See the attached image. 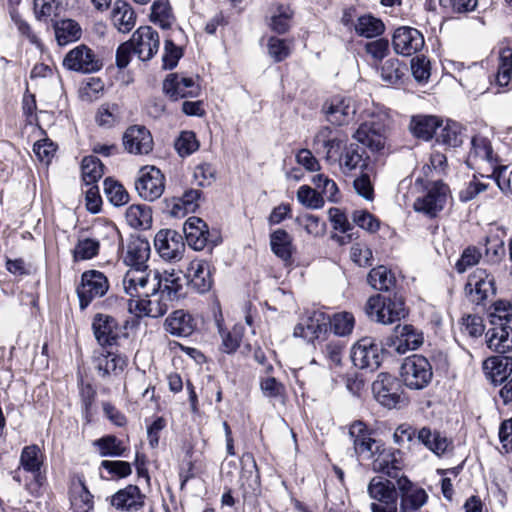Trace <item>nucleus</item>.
<instances>
[{
    "instance_id": "12",
    "label": "nucleus",
    "mask_w": 512,
    "mask_h": 512,
    "mask_svg": "<svg viewBox=\"0 0 512 512\" xmlns=\"http://www.w3.org/2000/svg\"><path fill=\"white\" fill-rule=\"evenodd\" d=\"M135 188L141 198L154 201L160 198L164 192V175L154 166L145 167L140 171Z\"/></svg>"
},
{
    "instance_id": "20",
    "label": "nucleus",
    "mask_w": 512,
    "mask_h": 512,
    "mask_svg": "<svg viewBox=\"0 0 512 512\" xmlns=\"http://www.w3.org/2000/svg\"><path fill=\"white\" fill-rule=\"evenodd\" d=\"M214 271L213 264L206 259H194L191 261L187 271L191 289L200 294L210 291L214 283Z\"/></svg>"
},
{
    "instance_id": "24",
    "label": "nucleus",
    "mask_w": 512,
    "mask_h": 512,
    "mask_svg": "<svg viewBox=\"0 0 512 512\" xmlns=\"http://www.w3.org/2000/svg\"><path fill=\"white\" fill-rule=\"evenodd\" d=\"M465 289L470 300L479 305L494 293V279L484 269H476L469 276Z\"/></svg>"
},
{
    "instance_id": "50",
    "label": "nucleus",
    "mask_w": 512,
    "mask_h": 512,
    "mask_svg": "<svg viewBox=\"0 0 512 512\" xmlns=\"http://www.w3.org/2000/svg\"><path fill=\"white\" fill-rule=\"evenodd\" d=\"M293 11L288 5H277L271 12L270 27L275 32H286L290 28Z\"/></svg>"
},
{
    "instance_id": "33",
    "label": "nucleus",
    "mask_w": 512,
    "mask_h": 512,
    "mask_svg": "<svg viewBox=\"0 0 512 512\" xmlns=\"http://www.w3.org/2000/svg\"><path fill=\"white\" fill-rule=\"evenodd\" d=\"M483 370L493 383H502L512 371V358L493 356L483 362Z\"/></svg>"
},
{
    "instance_id": "16",
    "label": "nucleus",
    "mask_w": 512,
    "mask_h": 512,
    "mask_svg": "<svg viewBox=\"0 0 512 512\" xmlns=\"http://www.w3.org/2000/svg\"><path fill=\"white\" fill-rule=\"evenodd\" d=\"M371 434V430L362 421H355L349 427V436L353 441L355 453L368 460L381 448V443L372 438Z\"/></svg>"
},
{
    "instance_id": "31",
    "label": "nucleus",
    "mask_w": 512,
    "mask_h": 512,
    "mask_svg": "<svg viewBox=\"0 0 512 512\" xmlns=\"http://www.w3.org/2000/svg\"><path fill=\"white\" fill-rule=\"evenodd\" d=\"M486 336L487 346L492 351L505 354L512 349V328L507 323L494 325Z\"/></svg>"
},
{
    "instance_id": "60",
    "label": "nucleus",
    "mask_w": 512,
    "mask_h": 512,
    "mask_svg": "<svg viewBox=\"0 0 512 512\" xmlns=\"http://www.w3.org/2000/svg\"><path fill=\"white\" fill-rule=\"evenodd\" d=\"M182 56V48L175 45L173 41L166 40L164 45V54L162 57L163 69L171 70L175 68Z\"/></svg>"
},
{
    "instance_id": "21",
    "label": "nucleus",
    "mask_w": 512,
    "mask_h": 512,
    "mask_svg": "<svg viewBox=\"0 0 512 512\" xmlns=\"http://www.w3.org/2000/svg\"><path fill=\"white\" fill-rule=\"evenodd\" d=\"M372 469L374 472L382 473L388 477L397 480L399 472L402 470V454L399 450L386 448L381 443L375 456L372 458Z\"/></svg>"
},
{
    "instance_id": "61",
    "label": "nucleus",
    "mask_w": 512,
    "mask_h": 512,
    "mask_svg": "<svg viewBox=\"0 0 512 512\" xmlns=\"http://www.w3.org/2000/svg\"><path fill=\"white\" fill-rule=\"evenodd\" d=\"M199 147L196 136L191 131H184L175 142V148L181 156H187L195 152Z\"/></svg>"
},
{
    "instance_id": "59",
    "label": "nucleus",
    "mask_w": 512,
    "mask_h": 512,
    "mask_svg": "<svg viewBox=\"0 0 512 512\" xmlns=\"http://www.w3.org/2000/svg\"><path fill=\"white\" fill-rule=\"evenodd\" d=\"M104 89V84L100 78L91 77L80 88V98L86 102H92L99 98Z\"/></svg>"
},
{
    "instance_id": "62",
    "label": "nucleus",
    "mask_w": 512,
    "mask_h": 512,
    "mask_svg": "<svg viewBox=\"0 0 512 512\" xmlns=\"http://www.w3.org/2000/svg\"><path fill=\"white\" fill-rule=\"evenodd\" d=\"M384 30L383 21L372 14H364L357 18L355 32H384Z\"/></svg>"
},
{
    "instance_id": "63",
    "label": "nucleus",
    "mask_w": 512,
    "mask_h": 512,
    "mask_svg": "<svg viewBox=\"0 0 512 512\" xmlns=\"http://www.w3.org/2000/svg\"><path fill=\"white\" fill-rule=\"evenodd\" d=\"M370 172L371 171L361 172V175L353 182L355 192L368 201L374 198V188L369 176Z\"/></svg>"
},
{
    "instance_id": "46",
    "label": "nucleus",
    "mask_w": 512,
    "mask_h": 512,
    "mask_svg": "<svg viewBox=\"0 0 512 512\" xmlns=\"http://www.w3.org/2000/svg\"><path fill=\"white\" fill-rule=\"evenodd\" d=\"M218 330L222 339V350L228 354L234 353L240 346L244 334V326L236 324L232 329L225 330L218 323Z\"/></svg>"
},
{
    "instance_id": "30",
    "label": "nucleus",
    "mask_w": 512,
    "mask_h": 512,
    "mask_svg": "<svg viewBox=\"0 0 512 512\" xmlns=\"http://www.w3.org/2000/svg\"><path fill=\"white\" fill-rule=\"evenodd\" d=\"M154 283L156 291L159 290L171 301L178 296L183 287V279L175 270H165L162 273L154 271Z\"/></svg>"
},
{
    "instance_id": "13",
    "label": "nucleus",
    "mask_w": 512,
    "mask_h": 512,
    "mask_svg": "<svg viewBox=\"0 0 512 512\" xmlns=\"http://www.w3.org/2000/svg\"><path fill=\"white\" fill-rule=\"evenodd\" d=\"M322 111L331 124L348 125L354 120L356 105L349 97L335 96L324 103Z\"/></svg>"
},
{
    "instance_id": "36",
    "label": "nucleus",
    "mask_w": 512,
    "mask_h": 512,
    "mask_svg": "<svg viewBox=\"0 0 512 512\" xmlns=\"http://www.w3.org/2000/svg\"><path fill=\"white\" fill-rule=\"evenodd\" d=\"M111 19L119 32H130L136 22V15L130 4L117 0L113 4Z\"/></svg>"
},
{
    "instance_id": "54",
    "label": "nucleus",
    "mask_w": 512,
    "mask_h": 512,
    "mask_svg": "<svg viewBox=\"0 0 512 512\" xmlns=\"http://www.w3.org/2000/svg\"><path fill=\"white\" fill-rule=\"evenodd\" d=\"M512 76V48L504 47L499 53V66L497 82L500 86H506Z\"/></svg>"
},
{
    "instance_id": "43",
    "label": "nucleus",
    "mask_w": 512,
    "mask_h": 512,
    "mask_svg": "<svg viewBox=\"0 0 512 512\" xmlns=\"http://www.w3.org/2000/svg\"><path fill=\"white\" fill-rule=\"evenodd\" d=\"M93 446L101 457H120L126 451L123 442L114 435H106L95 440Z\"/></svg>"
},
{
    "instance_id": "32",
    "label": "nucleus",
    "mask_w": 512,
    "mask_h": 512,
    "mask_svg": "<svg viewBox=\"0 0 512 512\" xmlns=\"http://www.w3.org/2000/svg\"><path fill=\"white\" fill-rule=\"evenodd\" d=\"M196 328L194 318L183 310L174 311L165 320V329L172 335L179 337L190 336Z\"/></svg>"
},
{
    "instance_id": "15",
    "label": "nucleus",
    "mask_w": 512,
    "mask_h": 512,
    "mask_svg": "<svg viewBox=\"0 0 512 512\" xmlns=\"http://www.w3.org/2000/svg\"><path fill=\"white\" fill-rule=\"evenodd\" d=\"M169 298L164 297L159 290L151 292L148 296L129 301V310L137 316L158 318L163 316L169 307Z\"/></svg>"
},
{
    "instance_id": "18",
    "label": "nucleus",
    "mask_w": 512,
    "mask_h": 512,
    "mask_svg": "<svg viewBox=\"0 0 512 512\" xmlns=\"http://www.w3.org/2000/svg\"><path fill=\"white\" fill-rule=\"evenodd\" d=\"M423 333L410 324L398 325L387 345L397 354L416 350L423 344Z\"/></svg>"
},
{
    "instance_id": "11",
    "label": "nucleus",
    "mask_w": 512,
    "mask_h": 512,
    "mask_svg": "<svg viewBox=\"0 0 512 512\" xmlns=\"http://www.w3.org/2000/svg\"><path fill=\"white\" fill-rule=\"evenodd\" d=\"M154 246L161 258L168 261H179L185 251L182 235L173 229H161L154 238Z\"/></svg>"
},
{
    "instance_id": "38",
    "label": "nucleus",
    "mask_w": 512,
    "mask_h": 512,
    "mask_svg": "<svg viewBox=\"0 0 512 512\" xmlns=\"http://www.w3.org/2000/svg\"><path fill=\"white\" fill-rule=\"evenodd\" d=\"M396 53L410 56L424 46L423 34H393L392 40Z\"/></svg>"
},
{
    "instance_id": "39",
    "label": "nucleus",
    "mask_w": 512,
    "mask_h": 512,
    "mask_svg": "<svg viewBox=\"0 0 512 512\" xmlns=\"http://www.w3.org/2000/svg\"><path fill=\"white\" fill-rule=\"evenodd\" d=\"M407 68L398 59H388L380 68L381 79L387 85L398 86L404 83Z\"/></svg>"
},
{
    "instance_id": "40",
    "label": "nucleus",
    "mask_w": 512,
    "mask_h": 512,
    "mask_svg": "<svg viewBox=\"0 0 512 512\" xmlns=\"http://www.w3.org/2000/svg\"><path fill=\"white\" fill-rule=\"evenodd\" d=\"M436 133V141L448 147H458L463 143V131L460 124L454 121L441 123Z\"/></svg>"
},
{
    "instance_id": "58",
    "label": "nucleus",
    "mask_w": 512,
    "mask_h": 512,
    "mask_svg": "<svg viewBox=\"0 0 512 512\" xmlns=\"http://www.w3.org/2000/svg\"><path fill=\"white\" fill-rule=\"evenodd\" d=\"M268 54L276 62H280L287 58L291 51L290 43L278 36L272 35L267 41Z\"/></svg>"
},
{
    "instance_id": "44",
    "label": "nucleus",
    "mask_w": 512,
    "mask_h": 512,
    "mask_svg": "<svg viewBox=\"0 0 512 512\" xmlns=\"http://www.w3.org/2000/svg\"><path fill=\"white\" fill-rule=\"evenodd\" d=\"M70 501L76 512H89L93 508V496L81 481L73 484Z\"/></svg>"
},
{
    "instance_id": "49",
    "label": "nucleus",
    "mask_w": 512,
    "mask_h": 512,
    "mask_svg": "<svg viewBox=\"0 0 512 512\" xmlns=\"http://www.w3.org/2000/svg\"><path fill=\"white\" fill-rule=\"evenodd\" d=\"M329 325L337 336H348L352 333L355 326V318L350 312H339L330 318Z\"/></svg>"
},
{
    "instance_id": "41",
    "label": "nucleus",
    "mask_w": 512,
    "mask_h": 512,
    "mask_svg": "<svg viewBox=\"0 0 512 512\" xmlns=\"http://www.w3.org/2000/svg\"><path fill=\"white\" fill-rule=\"evenodd\" d=\"M125 218L132 228L148 229L152 223L151 209L146 205H131L126 210Z\"/></svg>"
},
{
    "instance_id": "9",
    "label": "nucleus",
    "mask_w": 512,
    "mask_h": 512,
    "mask_svg": "<svg viewBox=\"0 0 512 512\" xmlns=\"http://www.w3.org/2000/svg\"><path fill=\"white\" fill-rule=\"evenodd\" d=\"M44 464V455L37 445L25 446L20 454L19 468L31 473L33 481L26 484V489L31 493H38L45 481V476L41 472Z\"/></svg>"
},
{
    "instance_id": "25",
    "label": "nucleus",
    "mask_w": 512,
    "mask_h": 512,
    "mask_svg": "<svg viewBox=\"0 0 512 512\" xmlns=\"http://www.w3.org/2000/svg\"><path fill=\"white\" fill-rule=\"evenodd\" d=\"M123 145L129 153L143 155L152 151L153 139L144 126H131L123 135Z\"/></svg>"
},
{
    "instance_id": "3",
    "label": "nucleus",
    "mask_w": 512,
    "mask_h": 512,
    "mask_svg": "<svg viewBox=\"0 0 512 512\" xmlns=\"http://www.w3.org/2000/svg\"><path fill=\"white\" fill-rule=\"evenodd\" d=\"M401 377L406 387L413 390L424 389L432 380V366L424 356L413 355L403 362Z\"/></svg>"
},
{
    "instance_id": "51",
    "label": "nucleus",
    "mask_w": 512,
    "mask_h": 512,
    "mask_svg": "<svg viewBox=\"0 0 512 512\" xmlns=\"http://www.w3.org/2000/svg\"><path fill=\"white\" fill-rule=\"evenodd\" d=\"M295 221L313 237H321L326 232V223L316 215L305 213L298 216Z\"/></svg>"
},
{
    "instance_id": "26",
    "label": "nucleus",
    "mask_w": 512,
    "mask_h": 512,
    "mask_svg": "<svg viewBox=\"0 0 512 512\" xmlns=\"http://www.w3.org/2000/svg\"><path fill=\"white\" fill-rule=\"evenodd\" d=\"M145 498L138 486L127 485L111 497V505L117 510L136 512L144 506Z\"/></svg>"
},
{
    "instance_id": "57",
    "label": "nucleus",
    "mask_w": 512,
    "mask_h": 512,
    "mask_svg": "<svg viewBox=\"0 0 512 512\" xmlns=\"http://www.w3.org/2000/svg\"><path fill=\"white\" fill-rule=\"evenodd\" d=\"M312 182L316 189L320 190V194L326 197L330 202L338 201L339 189L337 184L323 174H317L313 177Z\"/></svg>"
},
{
    "instance_id": "28",
    "label": "nucleus",
    "mask_w": 512,
    "mask_h": 512,
    "mask_svg": "<svg viewBox=\"0 0 512 512\" xmlns=\"http://www.w3.org/2000/svg\"><path fill=\"white\" fill-rule=\"evenodd\" d=\"M185 239L194 250H203L207 244L209 230L207 224L198 217H189L183 226Z\"/></svg>"
},
{
    "instance_id": "14",
    "label": "nucleus",
    "mask_w": 512,
    "mask_h": 512,
    "mask_svg": "<svg viewBox=\"0 0 512 512\" xmlns=\"http://www.w3.org/2000/svg\"><path fill=\"white\" fill-rule=\"evenodd\" d=\"M449 195V188L441 181L433 182L426 195L414 202V209L431 217L436 216L445 206Z\"/></svg>"
},
{
    "instance_id": "6",
    "label": "nucleus",
    "mask_w": 512,
    "mask_h": 512,
    "mask_svg": "<svg viewBox=\"0 0 512 512\" xmlns=\"http://www.w3.org/2000/svg\"><path fill=\"white\" fill-rule=\"evenodd\" d=\"M388 122L386 115H379L361 124L353 137L372 151H379L385 146Z\"/></svg>"
},
{
    "instance_id": "1",
    "label": "nucleus",
    "mask_w": 512,
    "mask_h": 512,
    "mask_svg": "<svg viewBox=\"0 0 512 512\" xmlns=\"http://www.w3.org/2000/svg\"><path fill=\"white\" fill-rule=\"evenodd\" d=\"M371 512H422L428 495L423 488L402 475L395 482L383 476L373 477L367 486Z\"/></svg>"
},
{
    "instance_id": "45",
    "label": "nucleus",
    "mask_w": 512,
    "mask_h": 512,
    "mask_svg": "<svg viewBox=\"0 0 512 512\" xmlns=\"http://www.w3.org/2000/svg\"><path fill=\"white\" fill-rule=\"evenodd\" d=\"M82 180L85 185L97 184L104 174V166L95 156H86L81 163Z\"/></svg>"
},
{
    "instance_id": "56",
    "label": "nucleus",
    "mask_w": 512,
    "mask_h": 512,
    "mask_svg": "<svg viewBox=\"0 0 512 512\" xmlns=\"http://www.w3.org/2000/svg\"><path fill=\"white\" fill-rule=\"evenodd\" d=\"M298 201L307 208L319 209L324 206L323 196L308 185H302L297 191Z\"/></svg>"
},
{
    "instance_id": "17",
    "label": "nucleus",
    "mask_w": 512,
    "mask_h": 512,
    "mask_svg": "<svg viewBox=\"0 0 512 512\" xmlns=\"http://www.w3.org/2000/svg\"><path fill=\"white\" fill-rule=\"evenodd\" d=\"M330 316L320 310L308 312L294 328V336L307 341L318 339L328 330Z\"/></svg>"
},
{
    "instance_id": "47",
    "label": "nucleus",
    "mask_w": 512,
    "mask_h": 512,
    "mask_svg": "<svg viewBox=\"0 0 512 512\" xmlns=\"http://www.w3.org/2000/svg\"><path fill=\"white\" fill-rule=\"evenodd\" d=\"M368 283L375 290L389 291L395 285V277L385 266H378L369 272Z\"/></svg>"
},
{
    "instance_id": "35",
    "label": "nucleus",
    "mask_w": 512,
    "mask_h": 512,
    "mask_svg": "<svg viewBox=\"0 0 512 512\" xmlns=\"http://www.w3.org/2000/svg\"><path fill=\"white\" fill-rule=\"evenodd\" d=\"M272 252L285 263H290L295 252L292 236L284 229H276L270 234Z\"/></svg>"
},
{
    "instance_id": "52",
    "label": "nucleus",
    "mask_w": 512,
    "mask_h": 512,
    "mask_svg": "<svg viewBox=\"0 0 512 512\" xmlns=\"http://www.w3.org/2000/svg\"><path fill=\"white\" fill-rule=\"evenodd\" d=\"M150 18L154 24L163 30L170 29L174 20L169 5L161 1L153 3Z\"/></svg>"
},
{
    "instance_id": "27",
    "label": "nucleus",
    "mask_w": 512,
    "mask_h": 512,
    "mask_svg": "<svg viewBox=\"0 0 512 512\" xmlns=\"http://www.w3.org/2000/svg\"><path fill=\"white\" fill-rule=\"evenodd\" d=\"M151 253L150 243L139 236L132 237L127 244L124 262L129 268H148L147 261Z\"/></svg>"
},
{
    "instance_id": "37",
    "label": "nucleus",
    "mask_w": 512,
    "mask_h": 512,
    "mask_svg": "<svg viewBox=\"0 0 512 512\" xmlns=\"http://www.w3.org/2000/svg\"><path fill=\"white\" fill-rule=\"evenodd\" d=\"M440 126L441 121L430 115L413 116L410 122V130L413 135L423 140H430L434 135L436 136Z\"/></svg>"
},
{
    "instance_id": "7",
    "label": "nucleus",
    "mask_w": 512,
    "mask_h": 512,
    "mask_svg": "<svg viewBox=\"0 0 512 512\" xmlns=\"http://www.w3.org/2000/svg\"><path fill=\"white\" fill-rule=\"evenodd\" d=\"M108 290L109 281L104 273L98 270L85 271L77 287L80 308L85 309L93 300L103 297Z\"/></svg>"
},
{
    "instance_id": "64",
    "label": "nucleus",
    "mask_w": 512,
    "mask_h": 512,
    "mask_svg": "<svg viewBox=\"0 0 512 512\" xmlns=\"http://www.w3.org/2000/svg\"><path fill=\"white\" fill-rule=\"evenodd\" d=\"M411 72L414 79L419 82H427L430 77V62L424 56H417L411 60Z\"/></svg>"
},
{
    "instance_id": "55",
    "label": "nucleus",
    "mask_w": 512,
    "mask_h": 512,
    "mask_svg": "<svg viewBox=\"0 0 512 512\" xmlns=\"http://www.w3.org/2000/svg\"><path fill=\"white\" fill-rule=\"evenodd\" d=\"M100 244L92 238H81L78 240L74 250L73 258L75 261L89 260L95 257L99 252Z\"/></svg>"
},
{
    "instance_id": "42",
    "label": "nucleus",
    "mask_w": 512,
    "mask_h": 512,
    "mask_svg": "<svg viewBox=\"0 0 512 512\" xmlns=\"http://www.w3.org/2000/svg\"><path fill=\"white\" fill-rule=\"evenodd\" d=\"M417 437L420 442L438 456L444 454L450 445L446 437L439 432H432L426 427L419 430Z\"/></svg>"
},
{
    "instance_id": "10",
    "label": "nucleus",
    "mask_w": 512,
    "mask_h": 512,
    "mask_svg": "<svg viewBox=\"0 0 512 512\" xmlns=\"http://www.w3.org/2000/svg\"><path fill=\"white\" fill-rule=\"evenodd\" d=\"M351 359L360 369H377L382 361V349L375 339L363 337L352 347Z\"/></svg>"
},
{
    "instance_id": "34",
    "label": "nucleus",
    "mask_w": 512,
    "mask_h": 512,
    "mask_svg": "<svg viewBox=\"0 0 512 512\" xmlns=\"http://www.w3.org/2000/svg\"><path fill=\"white\" fill-rule=\"evenodd\" d=\"M133 47V53L141 61L150 60L159 49L158 34H133L129 40Z\"/></svg>"
},
{
    "instance_id": "29",
    "label": "nucleus",
    "mask_w": 512,
    "mask_h": 512,
    "mask_svg": "<svg viewBox=\"0 0 512 512\" xmlns=\"http://www.w3.org/2000/svg\"><path fill=\"white\" fill-rule=\"evenodd\" d=\"M92 328L98 343L102 346H110L118 338L117 322L109 315L97 314L94 317Z\"/></svg>"
},
{
    "instance_id": "2",
    "label": "nucleus",
    "mask_w": 512,
    "mask_h": 512,
    "mask_svg": "<svg viewBox=\"0 0 512 512\" xmlns=\"http://www.w3.org/2000/svg\"><path fill=\"white\" fill-rule=\"evenodd\" d=\"M365 312L369 319L383 325L399 321L407 314L401 297H386L380 294L373 295L367 300Z\"/></svg>"
},
{
    "instance_id": "4",
    "label": "nucleus",
    "mask_w": 512,
    "mask_h": 512,
    "mask_svg": "<svg viewBox=\"0 0 512 512\" xmlns=\"http://www.w3.org/2000/svg\"><path fill=\"white\" fill-rule=\"evenodd\" d=\"M466 162L471 168L491 172V175H487V178H494L501 169L498 166L497 156L493 153L489 139L481 135H475L472 138L471 149Z\"/></svg>"
},
{
    "instance_id": "22",
    "label": "nucleus",
    "mask_w": 512,
    "mask_h": 512,
    "mask_svg": "<svg viewBox=\"0 0 512 512\" xmlns=\"http://www.w3.org/2000/svg\"><path fill=\"white\" fill-rule=\"evenodd\" d=\"M63 66L68 70L82 73L95 72L101 68L99 61L85 45L77 46L69 51L63 60Z\"/></svg>"
},
{
    "instance_id": "23",
    "label": "nucleus",
    "mask_w": 512,
    "mask_h": 512,
    "mask_svg": "<svg viewBox=\"0 0 512 512\" xmlns=\"http://www.w3.org/2000/svg\"><path fill=\"white\" fill-rule=\"evenodd\" d=\"M336 162H338L339 168L344 174L356 170L360 172L372 171L369 156L365 149L358 144L345 146Z\"/></svg>"
},
{
    "instance_id": "5",
    "label": "nucleus",
    "mask_w": 512,
    "mask_h": 512,
    "mask_svg": "<svg viewBox=\"0 0 512 512\" xmlns=\"http://www.w3.org/2000/svg\"><path fill=\"white\" fill-rule=\"evenodd\" d=\"M375 399L388 409L397 408L406 403L399 381L388 373H380L372 383Z\"/></svg>"
},
{
    "instance_id": "19",
    "label": "nucleus",
    "mask_w": 512,
    "mask_h": 512,
    "mask_svg": "<svg viewBox=\"0 0 512 512\" xmlns=\"http://www.w3.org/2000/svg\"><path fill=\"white\" fill-rule=\"evenodd\" d=\"M162 89L173 101L181 98L197 97L200 93V86L193 78L184 77L178 73L168 74L163 81Z\"/></svg>"
},
{
    "instance_id": "48",
    "label": "nucleus",
    "mask_w": 512,
    "mask_h": 512,
    "mask_svg": "<svg viewBox=\"0 0 512 512\" xmlns=\"http://www.w3.org/2000/svg\"><path fill=\"white\" fill-rule=\"evenodd\" d=\"M125 365V359L112 352L100 353L95 357V366L103 376L109 375L117 369L123 370Z\"/></svg>"
},
{
    "instance_id": "8",
    "label": "nucleus",
    "mask_w": 512,
    "mask_h": 512,
    "mask_svg": "<svg viewBox=\"0 0 512 512\" xmlns=\"http://www.w3.org/2000/svg\"><path fill=\"white\" fill-rule=\"evenodd\" d=\"M124 292L133 299L148 296L156 291L154 271L148 268H129L122 279Z\"/></svg>"
},
{
    "instance_id": "53",
    "label": "nucleus",
    "mask_w": 512,
    "mask_h": 512,
    "mask_svg": "<svg viewBox=\"0 0 512 512\" xmlns=\"http://www.w3.org/2000/svg\"><path fill=\"white\" fill-rule=\"evenodd\" d=\"M104 192L108 200L115 206H122L129 201V194L123 185L112 178L104 180Z\"/></svg>"
}]
</instances>
